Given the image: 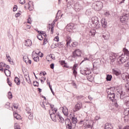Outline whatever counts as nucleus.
<instances>
[{"label":"nucleus","mask_w":129,"mask_h":129,"mask_svg":"<svg viewBox=\"0 0 129 129\" xmlns=\"http://www.w3.org/2000/svg\"><path fill=\"white\" fill-rule=\"evenodd\" d=\"M34 118V116H33V114H30L29 116H28V118L29 119H30V120H32V119H33V118Z\"/></svg>","instance_id":"obj_47"},{"label":"nucleus","mask_w":129,"mask_h":129,"mask_svg":"<svg viewBox=\"0 0 129 129\" xmlns=\"http://www.w3.org/2000/svg\"><path fill=\"white\" fill-rule=\"evenodd\" d=\"M26 111L27 113H28V114H32V110H31V109H30L29 107L26 108Z\"/></svg>","instance_id":"obj_32"},{"label":"nucleus","mask_w":129,"mask_h":129,"mask_svg":"<svg viewBox=\"0 0 129 129\" xmlns=\"http://www.w3.org/2000/svg\"><path fill=\"white\" fill-rule=\"evenodd\" d=\"M62 111L64 115H68V108H67V107H66V109H64V107H62Z\"/></svg>","instance_id":"obj_24"},{"label":"nucleus","mask_w":129,"mask_h":129,"mask_svg":"<svg viewBox=\"0 0 129 129\" xmlns=\"http://www.w3.org/2000/svg\"><path fill=\"white\" fill-rule=\"evenodd\" d=\"M68 32H71L74 29V25L73 24H69L66 26Z\"/></svg>","instance_id":"obj_16"},{"label":"nucleus","mask_w":129,"mask_h":129,"mask_svg":"<svg viewBox=\"0 0 129 129\" xmlns=\"http://www.w3.org/2000/svg\"><path fill=\"white\" fill-rule=\"evenodd\" d=\"M47 39L45 38L44 40H43V45H45L47 44Z\"/></svg>","instance_id":"obj_62"},{"label":"nucleus","mask_w":129,"mask_h":129,"mask_svg":"<svg viewBox=\"0 0 129 129\" xmlns=\"http://www.w3.org/2000/svg\"><path fill=\"white\" fill-rule=\"evenodd\" d=\"M39 75L40 76H41L42 75H43V76H45V75H47V73H46V72L40 73Z\"/></svg>","instance_id":"obj_53"},{"label":"nucleus","mask_w":129,"mask_h":129,"mask_svg":"<svg viewBox=\"0 0 129 129\" xmlns=\"http://www.w3.org/2000/svg\"><path fill=\"white\" fill-rule=\"evenodd\" d=\"M19 3L21 5H25L26 1L25 0H20Z\"/></svg>","instance_id":"obj_51"},{"label":"nucleus","mask_w":129,"mask_h":129,"mask_svg":"<svg viewBox=\"0 0 129 129\" xmlns=\"http://www.w3.org/2000/svg\"><path fill=\"white\" fill-rule=\"evenodd\" d=\"M112 72L113 74L116 75V76H118L121 75V72L120 71H117L116 70L112 69Z\"/></svg>","instance_id":"obj_17"},{"label":"nucleus","mask_w":129,"mask_h":129,"mask_svg":"<svg viewBox=\"0 0 129 129\" xmlns=\"http://www.w3.org/2000/svg\"><path fill=\"white\" fill-rule=\"evenodd\" d=\"M121 77L122 79H123V80H124L125 81V77H126V75L123 74L121 75Z\"/></svg>","instance_id":"obj_45"},{"label":"nucleus","mask_w":129,"mask_h":129,"mask_svg":"<svg viewBox=\"0 0 129 129\" xmlns=\"http://www.w3.org/2000/svg\"><path fill=\"white\" fill-rule=\"evenodd\" d=\"M78 45V42H74L72 43L70 47H72V48H74Z\"/></svg>","instance_id":"obj_30"},{"label":"nucleus","mask_w":129,"mask_h":129,"mask_svg":"<svg viewBox=\"0 0 129 129\" xmlns=\"http://www.w3.org/2000/svg\"><path fill=\"white\" fill-rule=\"evenodd\" d=\"M17 10H18V6L15 5L13 7V12H17Z\"/></svg>","instance_id":"obj_49"},{"label":"nucleus","mask_w":129,"mask_h":129,"mask_svg":"<svg viewBox=\"0 0 129 129\" xmlns=\"http://www.w3.org/2000/svg\"><path fill=\"white\" fill-rule=\"evenodd\" d=\"M71 37L70 36H67V39L66 40V47H68V46L70 45V43H71Z\"/></svg>","instance_id":"obj_20"},{"label":"nucleus","mask_w":129,"mask_h":129,"mask_svg":"<svg viewBox=\"0 0 129 129\" xmlns=\"http://www.w3.org/2000/svg\"><path fill=\"white\" fill-rule=\"evenodd\" d=\"M96 32V31L94 29L91 30L89 32L90 36H91V37H94V36H95Z\"/></svg>","instance_id":"obj_25"},{"label":"nucleus","mask_w":129,"mask_h":129,"mask_svg":"<svg viewBox=\"0 0 129 129\" xmlns=\"http://www.w3.org/2000/svg\"><path fill=\"white\" fill-rule=\"evenodd\" d=\"M77 66H78V64H74V66L72 68V70H76V68H77Z\"/></svg>","instance_id":"obj_55"},{"label":"nucleus","mask_w":129,"mask_h":129,"mask_svg":"<svg viewBox=\"0 0 129 129\" xmlns=\"http://www.w3.org/2000/svg\"><path fill=\"white\" fill-rule=\"evenodd\" d=\"M61 45H63V43L62 42H57L55 44H54V48H57L58 47H59V46H61Z\"/></svg>","instance_id":"obj_31"},{"label":"nucleus","mask_w":129,"mask_h":129,"mask_svg":"<svg viewBox=\"0 0 129 129\" xmlns=\"http://www.w3.org/2000/svg\"><path fill=\"white\" fill-rule=\"evenodd\" d=\"M87 79L90 82H92L94 80V77L93 75L88 76Z\"/></svg>","instance_id":"obj_23"},{"label":"nucleus","mask_w":129,"mask_h":129,"mask_svg":"<svg viewBox=\"0 0 129 129\" xmlns=\"http://www.w3.org/2000/svg\"><path fill=\"white\" fill-rule=\"evenodd\" d=\"M125 81H129V76L126 75V77L125 78Z\"/></svg>","instance_id":"obj_63"},{"label":"nucleus","mask_w":129,"mask_h":129,"mask_svg":"<svg viewBox=\"0 0 129 129\" xmlns=\"http://www.w3.org/2000/svg\"><path fill=\"white\" fill-rule=\"evenodd\" d=\"M8 98L9 99L13 98V94L12 93V92H11V91L8 92Z\"/></svg>","instance_id":"obj_36"},{"label":"nucleus","mask_w":129,"mask_h":129,"mask_svg":"<svg viewBox=\"0 0 129 129\" xmlns=\"http://www.w3.org/2000/svg\"><path fill=\"white\" fill-rule=\"evenodd\" d=\"M74 9H75L76 12H80L83 9V7L80 5L79 2H77L75 7H74Z\"/></svg>","instance_id":"obj_11"},{"label":"nucleus","mask_w":129,"mask_h":129,"mask_svg":"<svg viewBox=\"0 0 129 129\" xmlns=\"http://www.w3.org/2000/svg\"><path fill=\"white\" fill-rule=\"evenodd\" d=\"M7 83L9 85L10 87H12V82H10V79L9 78H7Z\"/></svg>","instance_id":"obj_43"},{"label":"nucleus","mask_w":129,"mask_h":129,"mask_svg":"<svg viewBox=\"0 0 129 129\" xmlns=\"http://www.w3.org/2000/svg\"><path fill=\"white\" fill-rule=\"evenodd\" d=\"M49 87L53 95H55V93H54V91H53V89L52 88V86H51V85L50 84V83H49Z\"/></svg>","instance_id":"obj_37"},{"label":"nucleus","mask_w":129,"mask_h":129,"mask_svg":"<svg viewBox=\"0 0 129 129\" xmlns=\"http://www.w3.org/2000/svg\"><path fill=\"white\" fill-rule=\"evenodd\" d=\"M14 127L15 129H21V127L17 123L15 124Z\"/></svg>","instance_id":"obj_44"},{"label":"nucleus","mask_w":129,"mask_h":129,"mask_svg":"<svg viewBox=\"0 0 129 129\" xmlns=\"http://www.w3.org/2000/svg\"><path fill=\"white\" fill-rule=\"evenodd\" d=\"M66 1L67 2H68L67 4L68 8H70L72 7L74 8L76 5V3H77V2H76L75 0H66Z\"/></svg>","instance_id":"obj_10"},{"label":"nucleus","mask_w":129,"mask_h":129,"mask_svg":"<svg viewBox=\"0 0 129 129\" xmlns=\"http://www.w3.org/2000/svg\"><path fill=\"white\" fill-rule=\"evenodd\" d=\"M129 14L123 13L122 16L120 17V21L123 24H125L128 20Z\"/></svg>","instance_id":"obj_9"},{"label":"nucleus","mask_w":129,"mask_h":129,"mask_svg":"<svg viewBox=\"0 0 129 129\" xmlns=\"http://www.w3.org/2000/svg\"><path fill=\"white\" fill-rule=\"evenodd\" d=\"M40 35H43L44 36V37H45V38H46V37H47V34H46V32H45V31L40 32Z\"/></svg>","instance_id":"obj_40"},{"label":"nucleus","mask_w":129,"mask_h":129,"mask_svg":"<svg viewBox=\"0 0 129 129\" xmlns=\"http://www.w3.org/2000/svg\"><path fill=\"white\" fill-rule=\"evenodd\" d=\"M37 39H38V40H39L40 41H42V34H39L38 35H37Z\"/></svg>","instance_id":"obj_42"},{"label":"nucleus","mask_w":129,"mask_h":129,"mask_svg":"<svg viewBox=\"0 0 129 129\" xmlns=\"http://www.w3.org/2000/svg\"><path fill=\"white\" fill-rule=\"evenodd\" d=\"M65 123L67 129H72V126H76V123H77V118L72 117L71 118V120L67 118L65 120Z\"/></svg>","instance_id":"obj_1"},{"label":"nucleus","mask_w":129,"mask_h":129,"mask_svg":"<svg viewBox=\"0 0 129 129\" xmlns=\"http://www.w3.org/2000/svg\"><path fill=\"white\" fill-rule=\"evenodd\" d=\"M86 75L85 76L87 75H90V74L91 73V71H90V68H86Z\"/></svg>","instance_id":"obj_28"},{"label":"nucleus","mask_w":129,"mask_h":129,"mask_svg":"<svg viewBox=\"0 0 129 129\" xmlns=\"http://www.w3.org/2000/svg\"><path fill=\"white\" fill-rule=\"evenodd\" d=\"M91 21L92 24H91L92 27H93V28H96V29H99V28H100L99 20H98V18H97V17H93L91 19Z\"/></svg>","instance_id":"obj_4"},{"label":"nucleus","mask_w":129,"mask_h":129,"mask_svg":"<svg viewBox=\"0 0 129 129\" xmlns=\"http://www.w3.org/2000/svg\"><path fill=\"white\" fill-rule=\"evenodd\" d=\"M82 107V103H78L75 105V108L73 109L74 112H76V111H78V110H80L81 108Z\"/></svg>","instance_id":"obj_13"},{"label":"nucleus","mask_w":129,"mask_h":129,"mask_svg":"<svg viewBox=\"0 0 129 129\" xmlns=\"http://www.w3.org/2000/svg\"><path fill=\"white\" fill-rule=\"evenodd\" d=\"M82 54V52L80 49H76L74 52H72V57L76 59V58H78L79 57H81V55Z\"/></svg>","instance_id":"obj_8"},{"label":"nucleus","mask_w":129,"mask_h":129,"mask_svg":"<svg viewBox=\"0 0 129 129\" xmlns=\"http://www.w3.org/2000/svg\"><path fill=\"white\" fill-rule=\"evenodd\" d=\"M85 61H89V58H87V57H85L84 58V60H83L82 61V62H81V64H82V63H83V62H84Z\"/></svg>","instance_id":"obj_56"},{"label":"nucleus","mask_w":129,"mask_h":129,"mask_svg":"<svg viewBox=\"0 0 129 129\" xmlns=\"http://www.w3.org/2000/svg\"><path fill=\"white\" fill-rule=\"evenodd\" d=\"M93 8L95 11H100L103 8V3L97 2L93 4Z\"/></svg>","instance_id":"obj_6"},{"label":"nucleus","mask_w":129,"mask_h":129,"mask_svg":"<svg viewBox=\"0 0 129 129\" xmlns=\"http://www.w3.org/2000/svg\"><path fill=\"white\" fill-rule=\"evenodd\" d=\"M72 84L73 86H74L75 87V88H77V85L76 84V83H75L74 81H72Z\"/></svg>","instance_id":"obj_48"},{"label":"nucleus","mask_w":129,"mask_h":129,"mask_svg":"<svg viewBox=\"0 0 129 129\" xmlns=\"http://www.w3.org/2000/svg\"><path fill=\"white\" fill-rule=\"evenodd\" d=\"M60 63L61 64V65H64L67 64V63L65 62V60H61L60 61Z\"/></svg>","instance_id":"obj_60"},{"label":"nucleus","mask_w":129,"mask_h":129,"mask_svg":"<svg viewBox=\"0 0 129 129\" xmlns=\"http://www.w3.org/2000/svg\"><path fill=\"white\" fill-rule=\"evenodd\" d=\"M86 15L87 16H90L91 15V10L90 9H87L86 11Z\"/></svg>","instance_id":"obj_33"},{"label":"nucleus","mask_w":129,"mask_h":129,"mask_svg":"<svg viewBox=\"0 0 129 129\" xmlns=\"http://www.w3.org/2000/svg\"><path fill=\"white\" fill-rule=\"evenodd\" d=\"M102 37L104 40H107L108 39V36H107L106 35H103Z\"/></svg>","instance_id":"obj_59"},{"label":"nucleus","mask_w":129,"mask_h":129,"mask_svg":"<svg viewBox=\"0 0 129 129\" xmlns=\"http://www.w3.org/2000/svg\"><path fill=\"white\" fill-rule=\"evenodd\" d=\"M32 58L34 60V61H35V62H38L39 61V55H38V54L36 53V56H34V55H32Z\"/></svg>","instance_id":"obj_26"},{"label":"nucleus","mask_w":129,"mask_h":129,"mask_svg":"<svg viewBox=\"0 0 129 129\" xmlns=\"http://www.w3.org/2000/svg\"><path fill=\"white\" fill-rule=\"evenodd\" d=\"M124 115H125L126 116L128 115V111H127V109H125L124 111Z\"/></svg>","instance_id":"obj_46"},{"label":"nucleus","mask_w":129,"mask_h":129,"mask_svg":"<svg viewBox=\"0 0 129 129\" xmlns=\"http://www.w3.org/2000/svg\"><path fill=\"white\" fill-rule=\"evenodd\" d=\"M115 91V88L114 87H110L109 88L107 89L106 92L108 95H109L112 93H114Z\"/></svg>","instance_id":"obj_15"},{"label":"nucleus","mask_w":129,"mask_h":129,"mask_svg":"<svg viewBox=\"0 0 129 129\" xmlns=\"http://www.w3.org/2000/svg\"><path fill=\"white\" fill-rule=\"evenodd\" d=\"M86 68H85V70H81L80 71L81 74H82V75H84L85 76V75H86Z\"/></svg>","instance_id":"obj_39"},{"label":"nucleus","mask_w":129,"mask_h":129,"mask_svg":"<svg viewBox=\"0 0 129 129\" xmlns=\"http://www.w3.org/2000/svg\"><path fill=\"white\" fill-rule=\"evenodd\" d=\"M125 67H127L129 69V62H127V63H125L124 64Z\"/></svg>","instance_id":"obj_64"},{"label":"nucleus","mask_w":129,"mask_h":129,"mask_svg":"<svg viewBox=\"0 0 129 129\" xmlns=\"http://www.w3.org/2000/svg\"><path fill=\"white\" fill-rule=\"evenodd\" d=\"M4 73L5 74V75H6L7 77L11 76V71L8 69H4Z\"/></svg>","instance_id":"obj_18"},{"label":"nucleus","mask_w":129,"mask_h":129,"mask_svg":"<svg viewBox=\"0 0 129 129\" xmlns=\"http://www.w3.org/2000/svg\"><path fill=\"white\" fill-rule=\"evenodd\" d=\"M30 3L32 5V6L34 7V3L33 2L29 1V3H28V10L29 11H33V9L31 8V5L30 4Z\"/></svg>","instance_id":"obj_29"},{"label":"nucleus","mask_w":129,"mask_h":129,"mask_svg":"<svg viewBox=\"0 0 129 129\" xmlns=\"http://www.w3.org/2000/svg\"><path fill=\"white\" fill-rule=\"evenodd\" d=\"M73 70V75H74L75 78L77 77V72L76 71V70Z\"/></svg>","instance_id":"obj_41"},{"label":"nucleus","mask_w":129,"mask_h":129,"mask_svg":"<svg viewBox=\"0 0 129 129\" xmlns=\"http://www.w3.org/2000/svg\"><path fill=\"white\" fill-rule=\"evenodd\" d=\"M14 82L17 84V85H20V84H21V81L18 77H16L15 78Z\"/></svg>","instance_id":"obj_22"},{"label":"nucleus","mask_w":129,"mask_h":129,"mask_svg":"<svg viewBox=\"0 0 129 129\" xmlns=\"http://www.w3.org/2000/svg\"><path fill=\"white\" fill-rule=\"evenodd\" d=\"M83 98V96L82 95H80V96H77V99H78V100H80V99Z\"/></svg>","instance_id":"obj_52"},{"label":"nucleus","mask_w":129,"mask_h":129,"mask_svg":"<svg viewBox=\"0 0 129 129\" xmlns=\"http://www.w3.org/2000/svg\"><path fill=\"white\" fill-rule=\"evenodd\" d=\"M0 66H1V67H6V64L5 63H4V62H1L0 63Z\"/></svg>","instance_id":"obj_58"},{"label":"nucleus","mask_w":129,"mask_h":129,"mask_svg":"<svg viewBox=\"0 0 129 129\" xmlns=\"http://www.w3.org/2000/svg\"><path fill=\"white\" fill-rule=\"evenodd\" d=\"M123 50L126 53V56L123 57V55H121V57L119 56L117 60H119L120 62H121L122 63H125L126 62V58H127V56H129V51L126 48H124Z\"/></svg>","instance_id":"obj_7"},{"label":"nucleus","mask_w":129,"mask_h":129,"mask_svg":"<svg viewBox=\"0 0 129 129\" xmlns=\"http://www.w3.org/2000/svg\"><path fill=\"white\" fill-rule=\"evenodd\" d=\"M118 56V53H112L110 55V60H111V61L112 62H114L115 61V59L116 58H117Z\"/></svg>","instance_id":"obj_12"},{"label":"nucleus","mask_w":129,"mask_h":129,"mask_svg":"<svg viewBox=\"0 0 129 129\" xmlns=\"http://www.w3.org/2000/svg\"><path fill=\"white\" fill-rule=\"evenodd\" d=\"M25 46L26 47H30L32 46V41L30 39H27V40H25Z\"/></svg>","instance_id":"obj_19"},{"label":"nucleus","mask_w":129,"mask_h":129,"mask_svg":"<svg viewBox=\"0 0 129 129\" xmlns=\"http://www.w3.org/2000/svg\"><path fill=\"white\" fill-rule=\"evenodd\" d=\"M25 78L28 83L29 84H32V82L31 81V79H30V77L28 75H25Z\"/></svg>","instance_id":"obj_21"},{"label":"nucleus","mask_w":129,"mask_h":129,"mask_svg":"<svg viewBox=\"0 0 129 129\" xmlns=\"http://www.w3.org/2000/svg\"><path fill=\"white\" fill-rule=\"evenodd\" d=\"M54 41H55L56 42H59V36H55L54 38Z\"/></svg>","instance_id":"obj_50"},{"label":"nucleus","mask_w":129,"mask_h":129,"mask_svg":"<svg viewBox=\"0 0 129 129\" xmlns=\"http://www.w3.org/2000/svg\"><path fill=\"white\" fill-rule=\"evenodd\" d=\"M107 97L110 100H111V101H112L113 104L115 107H118V104H117V101L116 100V99H114L115 97V94L114 93L109 94V95H108Z\"/></svg>","instance_id":"obj_5"},{"label":"nucleus","mask_w":129,"mask_h":129,"mask_svg":"<svg viewBox=\"0 0 129 129\" xmlns=\"http://www.w3.org/2000/svg\"><path fill=\"white\" fill-rule=\"evenodd\" d=\"M54 66H55V64L53 63L50 64V68H51V69H53Z\"/></svg>","instance_id":"obj_61"},{"label":"nucleus","mask_w":129,"mask_h":129,"mask_svg":"<svg viewBox=\"0 0 129 129\" xmlns=\"http://www.w3.org/2000/svg\"><path fill=\"white\" fill-rule=\"evenodd\" d=\"M117 97H119L120 99H122L125 103L129 102V96H125V92L121 89L117 90Z\"/></svg>","instance_id":"obj_2"},{"label":"nucleus","mask_w":129,"mask_h":129,"mask_svg":"<svg viewBox=\"0 0 129 129\" xmlns=\"http://www.w3.org/2000/svg\"><path fill=\"white\" fill-rule=\"evenodd\" d=\"M125 90H126V92L129 93V84L127 83L125 84Z\"/></svg>","instance_id":"obj_34"},{"label":"nucleus","mask_w":129,"mask_h":129,"mask_svg":"<svg viewBox=\"0 0 129 129\" xmlns=\"http://www.w3.org/2000/svg\"><path fill=\"white\" fill-rule=\"evenodd\" d=\"M33 86L39 87V82H38L37 81H36V82L33 81Z\"/></svg>","instance_id":"obj_35"},{"label":"nucleus","mask_w":129,"mask_h":129,"mask_svg":"<svg viewBox=\"0 0 129 129\" xmlns=\"http://www.w3.org/2000/svg\"><path fill=\"white\" fill-rule=\"evenodd\" d=\"M85 129H92V126L90 124H87Z\"/></svg>","instance_id":"obj_38"},{"label":"nucleus","mask_w":129,"mask_h":129,"mask_svg":"<svg viewBox=\"0 0 129 129\" xmlns=\"http://www.w3.org/2000/svg\"><path fill=\"white\" fill-rule=\"evenodd\" d=\"M111 79H112V76L111 75H106V81H111Z\"/></svg>","instance_id":"obj_27"},{"label":"nucleus","mask_w":129,"mask_h":129,"mask_svg":"<svg viewBox=\"0 0 129 129\" xmlns=\"http://www.w3.org/2000/svg\"><path fill=\"white\" fill-rule=\"evenodd\" d=\"M50 116L52 121H54V122L57 121V119H58V120H59V121L61 123H64V121H65V120L61 115H60L59 113H56V114H55V112H52V113L50 114Z\"/></svg>","instance_id":"obj_3"},{"label":"nucleus","mask_w":129,"mask_h":129,"mask_svg":"<svg viewBox=\"0 0 129 129\" xmlns=\"http://www.w3.org/2000/svg\"><path fill=\"white\" fill-rule=\"evenodd\" d=\"M105 129H111V128L109 127V125H108L107 123H106L105 124Z\"/></svg>","instance_id":"obj_57"},{"label":"nucleus","mask_w":129,"mask_h":129,"mask_svg":"<svg viewBox=\"0 0 129 129\" xmlns=\"http://www.w3.org/2000/svg\"><path fill=\"white\" fill-rule=\"evenodd\" d=\"M101 23L102 28H104V29H105V28H107V22L106 21V19H105V18H103L101 20Z\"/></svg>","instance_id":"obj_14"},{"label":"nucleus","mask_w":129,"mask_h":129,"mask_svg":"<svg viewBox=\"0 0 129 129\" xmlns=\"http://www.w3.org/2000/svg\"><path fill=\"white\" fill-rule=\"evenodd\" d=\"M38 55L40 57H41V58H42V57H44V54L42 52H41V51H39L38 52Z\"/></svg>","instance_id":"obj_54"}]
</instances>
